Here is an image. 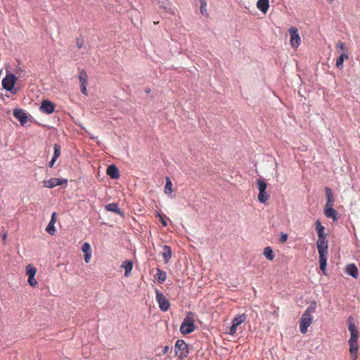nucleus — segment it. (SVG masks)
I'll return each instance as SVG.
<instances>
[{
	"label": "nucleus",
	"instance_id": "34",
	"mask_svg": "<svg viewBox=\"0 0 360 360\" xmlns=\"http://www.w3.org/2000/svg\"><path fill=\"white\" fill-rule=\"evenodd\" d=\"M82 250L84 254L86 253H91V248L89 243H84L82 245Z\"/></svg>",
	"mask_w": 360,
	"mask_h": 360
},
{
	"label": "nucleus",
	"instance_id": "35",
	"mask_svg": "<svg viewBox=\"0 0 360 360\" xmlns=\"http://www.w3.org/2000/svg\"><path fill=\"white\" fill-rule=\"evenodd\" d=\"M55 224L53 223H49L48 226H46V231L50 234L53 235L55 233Z\"/></svg>",
	"mask_w": 360,
	"mask_h": 360
},
{
	"label": "nucleus",
	"instance_id": "42",
	"mask_svg": "<svg viewBox=\"0 0 360 360\" xmlns=\"http://www.w3.org/2000/svg\"><path fill=\"white\" fill-rule=\"evenodd\" d=\"M6 238H7V232H4L2 233V240L4 241V244L6 243Z\"/></svg>",
	"mask_w": 360,
	"mask_h": 360
},
{
	"label": "nucleus",
	"instance_id": "2",
	"mask_svg": "<svg viewBox=\"0 0 360 360\" xmlns=\"http://www.w3.org/2000/svg\"><path fill=\"white\" fill-rule=\"evenodd\" d=\"M317 250L319 255L320 269L326 274L328 259V240L326 236L318 237L316 242Z\"/></svg>",
	"mask_w": 360,
	"mask_h": 360
},
{
	"label": "nucleus",
	"instance_id": "8",
	"mask_svg": "<svg viewBox=\"0 0 360 360\" xmlns=\"http://www.w3.org/2000/svg\"><path fill=\"white\" fill-rule=\"evenodd\" d=\"M78 77H79V84H80L81 92L84 95L87 96L88 92H87L86 87H87L88 76H87L86 72L84 70H81L79 71Z\"/></svg>",
	"mask_w": 360,
	"mask_h": 360
},
{
	"label": "nucleus",
	"instance_id": "24",
	"mask_svg": "<svg viewBox=\"0 0 360 360\" xmlns=\"http://www.w3.org/2000/svg\"><path fill=\"white\" fill-rule=\"evenodd\" d=\"M263 255L269 260H273L275 257V255L272 248L269 246L266 247L263 250Z\"/></svg>",
	"mask_w": 360,
	"mask_h": 360
},
{
	"label": "nucleus",
	"instance_id": "15",
	"mask_svg": "<svg viewBox=\"0 0 360 360\" xmlns=\"http://www.w3.org/2000/svg\"><path fill=\"white\" fill-rule=\"evenodd\" d=\"M325 191H326V198H327L326 203L325 205V207H333L335 200H334V197H333V194L332 193L331 189L328 187H326L325 188Z\"/></svg>",
	"mask_w": 360,
	"mask_h": 360
},
{
	"label": "nucleus",
	"instance_id": "4",
	"mask_svg": "<svg viewBox=\"0 0 360 360\" xmlns=\"http://www.w3.org/2000/svg\"><path fill=\"white\" fill-rule=\"evenodd\" d=\"M195 316L192 312L187 313L184 318L181 326L180 327V331L183 335H188L195 330Z\"/></svg>",
	"mask_w": 360,
	"mask_h": 360
},
{
	"label": "nucleus",
	"instance_id": "29",
	"mask_svg": "<svg viewBox=\"0 0 360 360\" xmlns=\"http://www.w3.org/2000/svg\"><path fill=\"white\" fill-rule=\"evenodd\" d=\"M257 187L259 189V191L261 193H264V191L266 189V182L260 179H258L257 180Z\"/></svg>",
	"mask_w": 360,
	"mask_h": 360
},
{
	"label": "nucleus",
	"instance_id": "25",
	"mask_svg": "<svg viewBox=\"0 0 360 360\" xmlns=\"http://www.w3.org/2000/svg\"><path fill=\"white\" fill-rule=\"evenodd\" d=\"M37 269L33 264H30L26 266V274L28 277L33 276H35Z\"/></svg>",
	"mask_w": 360,
	"mask_h": 360
},
{
	"label": "nucleus",
	"instance_id": "10",
	"mask_svg": "<svg viewBox=\"0 0 360 360\" xmlns=\"http://www.w3.org/2000/svg\"><path fill=\"white\" fill-rule=\"evenodd\" d=\"M40 110L46 114H51L55 110V105L49 100H44L40 106Z\"/></svg>",
	"mask_w": 360,
	"mask_h": 360
},
{
	"label": "nucleus",
	"instance_id": "31",
	"mask_svg": "<svg viewBox=\"0 0 360 360\" xmlns=\"http://www.w3.org/2000/svg\"><path fill=\"white\" fill-rule=\"evenodd\" d=\"M155 216L160 219V222L162 223L163 226H167V219L168 218L166 216H163L160 214L158 212H156Z\"/></svg>",
	"mask_w": 360,
	"mask_h": 360
},
{
	"label": "nucleus",
	"instance_id": "12",
	"mask_svg": "<svg viewBox=\"0 0 360 360\" xmlns=\"http://www.w3.org/2000/svg\"><path fill=\"white\" fill-rule=\"evenodd\" d=\"M13 116L22 124H24L27 121V116L22 109H15Z\"/></svg>",
	"mask_w": 360,
	"mask_h": 360
},
{
	"label": "nucleus",
	"instance_id": "46",
	"mask_svg": "<svg viewBox=\"0 0 360 360\" xmlns=\"http://www.w3.org/2000/svg\"><path fill=\"white\" fill-rule=\"evenodd\" d=\"M150 89L146 90V92L148 93V94L150 93Z\"/></svg>",
	"mask_w": 360,
	"mask_h": 360
},
{
	"label": "nucleus",
	"instance_id": "39",
	"mask_svg": "<svg viewBox=\"0 0 360 360\" xmlns=\"http://www.w3.org/2000/svg\"><path fill=\"white\" fill-rule=\"evenodd\" d=\"M77 46L78 49H81L84 45V39L82 38H78L76 41Z\"/></svg>",
	"mask_w": 360,
	"mask_h": 360
},
{
	"label": "nucleus",
	"instance_id": "17",
	"mask_svg": "<svg viewBox=\"0 0 360 360\" xmlns=\"http://www.w3.org/2000/svg\"><path fill=\"white\" fill-rule=\"evenodd\" d=\"M269 7V0H258L257 8L264 13H266Z\"/></svg>",
	"mask_w": 360,
	"mask_h": 360
},
{
	"label": "nucleus",
	"instance_id": "19",
	"mask_svg": "<svg viewBox=\"0 0 360 360\" xmlns=\"http://www.w3.org/2000/svg\"><path fill=\"white\" fill-rule=\"evenodd\" d=\"M162 255L165 262L167 263L172 257L171 248L168 245H164Z\"/></svg>",
	"mask_w": 360,
	"mask_h": 360
},
{
	"label": "nucleus",
	"instance_id": "38",
	"mask_svg": "<svg viewBox=\"0 0 360 360\" xmlns=\"http://www.w3.org/2000/svg\"><path fill=\"white\" fill-rule=\"evenodd\" d=\"M287 240H288V234L282 233L281 234V236H280V238H279L280 242L282 243H284L286 242Z\"/></svg>",
	"mask_w": 360,
	"mask_h": 360
},
{
	"label": "nucleus",
	"instance_id": "18",
	"mask_svg": "<svg viewBox=\"0 0 360 360\" xmlns=\"http://www.w3.org/2000/svg\"><path fill=\"white\" fill-rule=\"evenodd\" d=\"M121 267L124 269V276L128 277L131 274V270L133 269V262L131 260H126L122 263Z\"/></svg>",
	"mask_w": 360,
	"mask_h": 360
},
{
	"label": "nucleus",
	"instance_id": "26",
	"mask_svg": "<svg viewBox=\"0 0 360 360\" xmlns=\"http://www.w3.org/2000/svg\"><path fill=\"white\" fill-rule=\"evenodd\" d=\"M155 276L158 278L160 283H163L166 280L167 274H166L165 271H164L160 269H158Z\"/></svg>",
	"mask_w": 360,
	"mask_h": 360
},
{
	"label": "nucleus",
	"instance_id": "32",
	"mask_svg": "<svg viewBox=\"0 0 360 360\" xmlns=\"http://www.w3.org/2000/svg\"><path fill=\"white\" fill-rule=\"evenodd\" d=\"M200 12L202 15H207V3L205 0H200Z\"/></svg>",
	"mask_w": 360,
	"mask_h": 360
},
{
	"label": "nucleus",
	"instance_id": "7",
	"mask_svg": "<svg viewBox=\"0 0 360 360\" xmlns=\"http://www.w3.org/2000/svg\"><path fill=\"white\" fill-rule=\"evenodd\" d=\"M290 35V44L294 49H297L300 44L301 38L298 33V30L296 27H291L288 30Z\"/></svg>",
	"mask_w": 360,
	"mask_h": 360
},
{
	"label": "nucleus",
	"instance_id": "9",
	"mask_svg": "<svg viewBox=\"0 0 360 360\" xmlns=\"http://www.w3.org/2000/svg\"><path fill=\"white\" fill-rule=\"evenodd\" d=\"M15 80L16 77L13 74L6 75L2 80L3 87L8 91H11L14 87Z\"/></svg>",
	"mask_w": 360,
	"mask_h": 360
},
{
	"label": "nucleus",
	"instance_id": "16",
	"mask_svg": "<svg viewBox=\"0 0 360 360\" xmlns=\"http://www.w3.org/2000/svg\"><path fill=\"white\" fill-rule=\"evenodd\" d=\"M346 272L354 278H357L359 276L358 268L353 264H350L347 266Z\"/></svg>",
	"mask_w": 360,
	"mask_h": 360
},
{
	"label": "nucleus",
	"instance_id": "28",
	"mask_svg": "<svg viewBox=\"0 0 360 360\" xmlns=\"http://www.w3.org/2000/svg\"><path fill=\"white\" fill-rule=\"evenodd\" d=\"M336 48L340 52H341V53H348V48L347 47L345 43L341 41H338L336 44Z\"/></svg>",
	"mask_w": 360,
	"mask_h": 360
},
{
	"label": "nucleus",
	"instance_id": "27",
	"mask_svg": "<svg viewBox=\"0 0 360 360\" xmlns=\"http://www.w3.org/2000/svg\"><path fill=\"white\" fill-rule=\"evenodd\" d=\"M246 319V315L245 314H240V315H238L237 316H236L232 323L236 326H239L240 324H241L242 323H243L245 321Z\"/></svg>",
	"mask_w": 360,
	"mask_h": 360
},
{
	"label": "nucleus",
	"instance_id": "14",
	"mask_svg": "<svg viewBox=\"0 0 360 360\" xmlns=\"http://www.w3.org/2000/svg\"><path fill=\"white\" fill-rule=\"evenodd\" d=\"M106 173L112 179H118L120 177V172L118 168L113 165H109L107 168Z\"/></svg>",
	"mask_w": 360,
	"mask_h": 360
},
{
	"label": "nucleus",
	"instance_id": "41",
	"mask_svg": "<svg viewBox=\"0 0 360 360\" xmlns=\"http://www.w3.org/2000/svg\"><path fill=\"white\" fill-rule=\"evenodd\" d=\"M56 221V212H53L51 215V221H49L50 223H53V224H55Z\"/></svg>",
	"mask_w": 360,
	"mask_h": 360
},
{
	"label": "nucleus",
	"instance_id": "21",
	"mask_svg": "<svg viewBox=\"0 0 360 360\" xmlns=\"http://www.w3.org/2000/svg\"><path fill=\"white\" fill-rule=\"evenodd\" d=\"M165 193L167 195H171L173 192V184L169 177L167 176L165 178Z\"/></svg>",
	"mask_w": 360,
	"mask_h": 360
},
{
	"label": "nucleus",
	"instance_id": "33",
	"mask_svg": "<svg viewBox=\"0 0 360 360\" xmlns=\"http://www.w3.org/2000/svg\"><path fill=\"white\" fill-rule=\"evenodd\" d=\"M54 153L53 158L57 160L60 155V146L58 144H54Z\"/></svg>",
	"mask_w": 360,
	"mask_h": 360
},
{
	"label": "nucleus",
	"instance_id": "23",
	"mask_svg": "<svg viewBox=\"0 0 360 360\" xmlns=\"http://www.w3.org/2000/svg\"><path fill=\"white\" fill-rule=\"evenodd\" d=\"M315 225L318 237L321 238V236H326V235L324 233L325 227L321 224V221L319 220H316Z\"/></svg>",
	"mask_w": 360,
	"mask_h": 360
},
{
	"label": "nucleus",
	"instance_id": "6",
	"mask_svg": "<svg viewBox=\"0 0 360 360\" xmlns=\"http://www.w3.org/2000/svg\"><path fill=\"white\" fill-rule=\"evenodd\" d=\"M156 300L158 303L160 309L162 311H167L169 307L170 302L167 298L159 290H155Z\"/></svg>",
	"mask_w": 360,
	"mask_h": 360
},
{
	"label": "nucleus",
	"instance_id": "1",
	"mask_svg": "<svg viewBox=\"0 0 360 360\" xmlns=\"http://www.w3.org/2000/svg\"><path fill=\"white\" fill-rule=\"evenodd\" d=\"M347 321L349 324L348 330L350 332V338L348 341L349 345L350 356L352 360H356L358 358L359 350V332L356 325L353 322V319L351 316L348 318Z\"/></svg>",
	"mask_w": 360,
	"mask_h": 360
},
{
	"label": "nucleus",
	"instance_id": "40",
	"mask_svg": "<svg viewBox=\"0 0 360 360\" xmlns=\"http://www.w3.org/2000/svg\"><path fill=\"white\" fill-rule=\"evenodd\" d=\"M91 257V252L84 254V261L86 263H89L90 262Z\"/></svg>",
	"mask_w": 360,
	"mask_h": 360
},
{
	"label": "nucleus",
	"instance_id": "45",
	"mask_svg": "<svg viewBox=\"0 0 360 360\" xmlns=\"http://www.w3.org/2000/svg\"><path fill=\"white\" fill-rule=\"evenodd\" d=\"M327 1H328V3L333 4L335 0H327Z\"/></svg>",
	"mask_w": 360,
	"mask_h": 360
},
{
	"label": "nucleus",
	"instance_id": "44",
	"mask_svg": "<svg viewBox=\"0 0 360 360\" xmlns=\"http://www.w3.org/2000/svg\"><path fill=\"white\" fill-rule=\"evenodd\" d=\"M56 159H53V158H52L51 161L49 162V167H53V165H54V163H55V162H56Z\"/></svg>",
	"mask_w": 360,
	"mask_h": 360
},
{
	"label": "nucleus",
	"instance_id": "30",
	"mask_svg": "<svg viewBox=\"0 0 360 360\" xmlns=\"http://www.w3.org/2000/svg\"><path fill=\"white\" fill-rule=\"evenodd\" d=\"M269 198V195L266 193V191H264V193H259L258 195V200L262 203H265Z\"/></svg>",
	"mask_w": 360,
	"mask_h": 360
},
{
	"label": "nucleus",
	"instance_id": "43",
	"mask_svg": "<svg viewBox=\"0 0 360 360\" xmlns=\"http://www.w3.org/2000/svg\"><path fill=\"white\" fill-rule=\"evenodd\" d=\"M169 347L166 345L164 347L163 349H162V354H166L168 352H169Z\"/></svg>",
	"mask_w": 360,
	"mask_h": 360
},
{
	"label": "nucleus",
	"instance_id": "13",
	"mask_svg": "<svg viewBox=\"0 0 360 360\" xmlns=\"http://www.w3.org/2000/svg\"><path fill=\"white\" fill-rule=\"evenodd\" d=\"M324 214L327 218H330L333 221H337L338 219V212L333 208V207H324Z\"/></svg>",
	"mask_w": 360,
	"mask_h": 360
},
{
	"label": "nucleus",
	"instance_id": "36",
	"mask_svg": "<svg viewBox=\"0 0 360 360\" xmlns=\"http://www.w3.org/2000/svg\"><path fill=\"white\" fill-rule=\"evenodd\" d=\"M27 282H28L29 285L32 287L37 286V285L38 283L37 280L34 278V276H33L28 277Z\"/></svg>",
	"mask_w": 360,
	"mask_h": 360
},
{
	"label": "nucleus",
	"instance_id": "22",
	"mask_svg": "<svg viewBox=\"0 0 360 360\" xmlns=\"http://www.w3.org/2000/svg\"><path fill=\"white\" fill-rule=\"evenodd\" d=\"M349 58V54L342 53L340 54V56L337 58L336 60V66L339 69H342L343 66V63L345 60H347Z\"/></svg>",
	"mask_w": 360,
	"mask_h": 360
},
{
	"label": "nucleus",
	"instance_id": "11",
	"mask_svg": "<svg viewBox=\"0 0 360 360\" xmlns=\"http://www.w3.org/2000/svg\"><path fill=\"white\" fill-rule=\"evenodd\" d=\"M63 182V179H60L58 178H51L49 180L44 181L43 184L44 187L52 188L56 186L62 185ZM64 182L66 184L67 180H64Z\"/></svg>",
	"mask_w": 360,
	"mask_h": 360
},
{
	"label": "nucleus",
	"instance_id": "20",
	"mask_svg": "<svg viewBox=\"0 0 360 360\" xmlns=\"http://www.w3.org/2000/svg\"><path fill=\"white\" fill-rule=\"evenodd\" d=\"M105 210L109 212H113L117 214L122 215L123 213L118 207L116 203H110L105 205Z\"/></svg>",
	"mask_w": 360,
	"mask_h": 360
},
{
	"label": "nucleus",
	"instance_id": "37",
	"mask_svg": "<svg viewBox=\"0 0 360 360\" xmlns=\"http://www.w3.org/2000/svg\"><path fill=\"white\" fill-rule=\"evenodd\" d=\"M237 328H238V326L233 324L232 323V326L230 327L229 328V333L230 335H234L236 333V330H237Z\"/></svg>",
	"mask_w": 360,
	"mask_h": 360
},
{
	"label": "nucleus",
	"instance_id": "5",
	"mask_svg": "<svg viewBox=\"0 0 360 360\" xmlns=\"http://www.w3.org/2000/svg\"><path fill=\"white\" fill-rule=\"evenodd\" d=\"M175 352L179 359H183L188 354V345L183 340H178L175 343Z\"/></svg>",
	"mask_w": 360,
	"mask_h": 360
},
{
	"label": "nucleus",
	"instance_id": "3",
	"mask_svg": "<svg viewBox=\"0 0 360 360\" xmlns=\"http://www.w3.org/2000/svg\"><path fill=\"white\" fill-rule=\"evenodd\" d=\"M316 309V302H311L308 306L302 316L300 321V330L302 333L304 334L307 331V328L313 321L312 314L315 312Z\"/></svg>",
	"mask_w": 360,
	"mask_h": 360
}]
</instances>
